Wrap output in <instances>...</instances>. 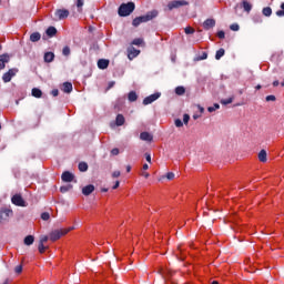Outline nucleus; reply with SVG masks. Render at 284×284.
Here are the masks:
<instances>
[{
  "label": "nucleus",
  "mask_w": 284,
  "mask_h": 284,
  "mask_svg": "<svg viewBox=\"0 0 284 284\" xmlns=\"http://www.w3.org/2000/svg\"><path fill=\"white\" fill-rule=\"evenodd\" d=\"M156 17H159V10L153 9L148 11L144 16H140L133 19L132 26L134 28H139L140 23H148V21H152V19H156Z\"/></svg>",
  "instance_id": "1"
},
{
  "label": "nucleus",
  "mask_w": 284,
  "mask_h": 284,
  "mask_svg": "<svg viewBox=\"0 0 284 284\" xmlns=\"http://www.w3.org/2000/svg\"><path fill=\"white\" fill-rule=\"evenodd\" d=\"M136 10V4L133 1L121 3L118 8L119 17H130Z\"/></svg>",
  "instance_id": "2"
},
{
  "label": "nucleus",
  "mask_w": 284,
  "mask_h": 284,
  "mask_svg": "<svg viewBox=\"0 0 284 284\" xmlns=\"http://www.w3.org/2000/svg\"><path fill=\"white\" fill-rule=\"evenodd\" d=\"M72 230H74V227L54 230L50 233L49 239H50V241H59V239H61V236H65V234H68V232L72 231Z\"/></svg>",
  "instance_id": "3"
},
{
  "label": "nucleus",
  "mask_w": 284,
  "mask_h": 284,
  "mask_svg": "<svg viewBox=\"0 0 284 284\" xmlns=\"http://www.w3.org/2000/svg\"><path fill=\"white\" fill-rule=\"evenodd\" d=\"M183 6H190V2L187 0H174L168 3V10H176Z\"/></svg>",
  "instance_id": "4"
},
{
  "label": "nucleus",
  "mask_w": 284,
  "mask_h": 284,
  "mask_svg": "<svg viewBox=\"0 0 284 284\" xmlns=\"http://www.w3.org/2000/svg\"><path fill=\"white\" fill-rule=\"evenodd\" d=\"M18 72H19V69H17V68L10 69L8 72H6L2 75L3 83H10L12 81V78L17 77Z\"/></svg>",
  "instance_id": "5"
},
{
  "label": "nucleus",
  "mask_w": 284,
  "mask_h": 284,
  "mask_svg": "<svg viewBox=\"0 0 284 284\" xmlns=\"http://www.w3.org/2000/svg\"><path fill=\"white\" fill-rule=\"evenodd\" d=\"M158 99H161V92H155L146 98L143 99V105H151V103H154V101H158Z\"/></svg>",
  "instance_id": "6"
},
{
  "label": "nucleus",
  "mask_w": 284,
  "mask_h": 284,
  "mask_svg": "<svg viewBox=\"0 0 284 284\" xmlns=\"http://www.w3.org/2000/svg\"><path fill=\"white\" fill-rule=\"evenodd\" d=\"M11 203L13 205H17L18 207H26V200H23V196L21 194H16L11 197Z\"/></svg>",
  "instance_id": "7"
},
{
  "label": "nucleus",
  "mask_w": 284,
  "mask_h": 284,
  "mask_svg": "<svg viewBox=\"0 0 284 284\" xmlns=\"http://www.w3.org/2000/svg\"><path fill=\"white\" fill-rule=\"evenodd\" d=\"M54 16L59 21H63V19H68V17H70V11L68 9H58L55 10Z\"/></svg>",
  "instance_id": "8"
},
{
  "label": "nucleus",
  "mask_w": 284,
  "mask_h": 284,
  "mask_svg": "<svg viewBox=\"0 0 284 284\" xmlns=\"http://www.w3.org/2000/svg\"><path fill=\"white\" fill-rule=\"evenodd\" d=\"M141 54V50L134 48V47H129L128 48V59L132 61V59H136L138 55Z\"/></svg>",
  "instance_id": "9"
},
{
  "label": "nucleus",
  "mask_w": 284,
  "mask_h": 284,
  "mask_svg": "<svg viewBox=\"0 0 284 284\" xmlns=\"http://www.w3.org/2000/svg\"><path fill=\"white\" fill-rule=\"evenodd\" d=\"M12 216V210L11 209H2L0 211V223L3 221H8Z\"/></svg>",
  "instance_id": "10"
},
{
  "label": "nucleus",
  "mask_w": 284,
  "mask_h": 284,
  "mask_svg": "<svg viewBox=\"0 0 284 284\" xmlns=\"http://www.w3.org/2000/svg\"><path fill=\"white\" fill-rule=\"evenodd\" d=\"M63 183H72L74 181V174L70 171H64L61 175Z\"/></svg>",
  "instance_id": "11"
},
{
  "label": "nucleus",
  "mask_w": 284,
  "mask_h": 284,
  "mask_svg": "<svg viewBox=\"0 0 284 284\" xmlns=\"http://www.w3.org/2000/svg\"><path fill=\"white\" fill-rule=\"evenodd\" d=\"M6 63H10V54H0V71L6 70Z\"/></svg>",
  "instance_id": "12"
},
{
  "label": "nucleus",
  "mask_w": 284,
  "mask_h": 284,
  "mask_svg": "<svg viewBox=\"0 0 284 284\" xmlns=\"http://www.w3.org/2000/svg\"><path fill=\"white\" fill-rule=\"evenodd\" d=\"M204 30H212L216 26V20L209 18L203 22Z\"/></svg>",
  "instance_id": "13"
},
{
  "label": "nucleus",
  "mask_w": 284,
  "mask_h": 284,
  "mask_svg": "<svg viewBox=\"0 0 284 284\" xmlns=\"http://www.w3.org/2000/svg\"><path fill=\"white\" fill-rule=\"evenodd\" d=\"M109 67H110V60L108 59L98 60L99 70H108Z\"/></svg>",
  "instance_id": "14"
},
{
  "label": "nucleus",
  "mask_w": 284,
  "mask_h": 284,
  "mask_svg": "<svg viewBox=\"0 0 284 284\" xmlns=\"http://www.w3.org/2000/svg\"><path fill=\"white\" fill-rule=\"evenodd\" d=\"M92 192H94V185L93 184H89L82 187V194L84 196H90V194H92Z\"/></svg>",
  "instance_id": "15"
},
{
  "label": "nucleus",
  "mask_w": 284,
  "mask_h": 284,
  "mask_svg": "<svg viewBox=\"0 0 284 284\" xmlns=\"http://www.w3.org/2000/svg\"><path fill=\"white\" fill-rule=\"evenodd\" d=\"M240 8H242L244 10V12H252V3H250V1L247 0H243L240 4Z\"/></svg>",
  "instance_id": "16"
},
{
  "label": "nucleus",
  "mask_w": 284,
  "mask_h": 284,
  "mask_svg": "<svg viewBox=\"0 0 284 284\" xmlns=\"http://www.w3.org/2000/svg\"><path fill=\"white\" fill-rule=\"evenodd\" d=\"M140 139H141V141L152 142L154 136L150 132L144 131V132L140 133Z\"/></svg>",
  "instance_id": "17"
},
{
  "label": "nucleus",
  "mask_w": 284,
  "mask_h": 284,
  "mask_svg": "<svg viewBox=\"0 0 284 284\" xmlns=\"http://www.w3.org/2000/svg\"><path fill=\"white\" fill-rule=\"evenodd\" d=\"M44 63H52V61H54V52L52 51H48L44 53Z\"/></svg>",
  "instance_id": "18"
},
{
  "label": "nucleus",
  "mask_w": 284,
  "mask_h": 284,
  "mask_svg": "<svg viewBox=\"0 0 284 284\" xmlns=\"http://www.w3.org/2000/svg\"><path fill=\"white\" fill-rule=\"evenodd\" d=\"M31 95L34 97V99H41L43 97V91L39 88H33L31 90Z\"/></svg>",
  "instance_id": "19"
},
{
  "label": "nucleus",
  "mask_w": 284,
  "mask_h": 284,
  "mask_svg": "<svg viewBox=\"0 0 284 284\" xmlns=\"http://www.w3.org/2000/svg\"><path fill=\"white\" fill-rule=\"evenodd\" d=\"M125 124V116H123V114H118L115 118V125L118 128H121V125Z\"/></svg>",
  "instance_id": "20"
},
{
  "label": "nucleus",
  "mask_w": 284,
  "mask_h": 284,
  "mask_svg": "<svg viewBox=\"0 0 284 284\" xmlns=\"http://www.w3.org/2000/svg\"><path fill=\"white\" fill-rule=\"evenodd\" d=\"M57 29L54 27H49L47 30H45V34L47 37H49V39H52V37H57Z\"/></svg>",
  "instance_id": "21"
},
{
  "label": "nucleus",
  "mask_w": 284,
  "mask_h": 284,
  "mask_svg": "<svg viewBox=\"0 0 284 284\" xmlns=\"http://www.w3.org/2000/svg\"><path fill=\"white\" fill-rule=\"evenodd\" d=\"M258 160L261 161V163H266L267 162V151H265V149L260 151Z\"/></svg>",
  "instance_id": "22"
},
{
  "label": "nucleus",
  "mask_w": 284,
  "mask_h": 284,
  "mask_svg": "<svg viewBox=\"0 0 284 284\" xmlns=\"http://www.w3.org/2000/svg\"><path fill=\"white\" fill-rule=\"evenodd\" d=\"M128 99L130 103H134L135 101H138L139 95L136 94V91H130L128 94Z\"/></svg>",
  "instance_id": "23"
},
{
  "label": "nucleus",
  "mask_w": 284,
  "mask_h": 284,
  "mask_svg": "<svg viewBox=\"0 0 284 284\" xmlns=\"http://www.w3.org/2000/svg\"><path fill=\"white\" fill-rule=\"evenodd\" d=\"M62 90L63 92H65V94H70V92H72V82H64L62 84Z\"/></svg>",
  "instance_id": "24"
},
{
  "label": "nucleus",
  "mask_w": 284,
  "mask_h": 284,
  "mask_svg": "<svg viewBox=\"0 0 284 284\" xmlns=\"http://www.w3.org/2000/svg\"><path fill=\"white\" fill-rule=\"evenodd\" d=\"M30 41L32 43H37L38 41H41V33H39V32L31 33Z\"/></svg>",
  "instance_id": "25"
},
{
  "label": "nucleus",
  "mask_w": 284,
  "mask_h": 284,
  "mask_svg": "<svg viewBox=\"0 0 284 284\" xmlns=\"http://www.w3.org/2000/svg\"><path fill=\"white\" fill-rule=\"evenodd\" d=\"M161 275L163 276V278H165L166 281H170V278H172V271L171 270H161Z\"/></svg>",
  "instance_id": "26"
},
{
  "label": "nucleus",
  "mask_w": 284,
  "mask_h": 284,
  "mask_svg": "<svg viewBox=\"0 0 284 284\" xmlns=\"http://www.w3.org/2000/svg\"><path fill=\"white\" fill-rule=\"evenodd\" d=\"M24 245H33L34 244V235H27L23 240Z\"/></svg>",
  "instance_id": "27"
},
{
  "label": "nucleus",
  "mask_w": 284,
  "mask_h": 284,
  "mask_svg": "<svg viewBox=\"0 0 284 284\" xmlns=\"http://www.w3.org/2000/svg\"><path fill=\"white\" fill-rule=\"evenodd\" d=\"M206 59H207V52L204 51V52H202L201 55H195L193 61L199 62V61H205Z\"/></svg>",
  "instance_id": "28"
},
{
  "label": "nucleus",
  "mask_w": 284,
  "mask_h": 284,
  "mask_svg": "<svg viewBox=\"0 0 284 284\" xmlns=\"http://www.w3.org/2000/svg\"><path fill=\"white\" fill-rule=\"evenodd\" d=\"M223 57H225V49L221 48L216 51L215 59H216V61H221V59H223Z\"/></svg>",
  "instance_id": "29"
},
{
  "label": "nucleus",
  "mask_w": 284,
  "mask_h": 284,
  "mask_svg": "<svg viewBox=\"0 0 284 284\" xmlns=\"http://www.w3.org/2000/svg\"><path fill=\"white\" fill-rule=\"evenodd\" d=\"M262 14L264 17H272V7H265L262 9Z\"/></svg>",
  "instance_id": "30"
},
{
  "label": "nucleus",
  "mask_w": 284,
  "mask_h": 284,
  "mask_svg": "<svg viewBox=\"0 0 284 284\" xmlns=\"http://www.w3.org/2000/svg\"><path fill=\"white\" fill-rule=\"evenodd\" d=\"M175 94L178 97H183V94H185V87H176L175 88Z\"/></svg>",
  "instance_id": "31"
},
{
  "label": "nucleus",
  "mask_w": 284,
  "mask_h": 284,
  "mask_svg": "<svg viewBox=\"0 0 284 284\" xmlns=\"http://www.w3.org/2000/svg\"><path fill=\"white\" fill-rule=\"evenodd\" d=\"M78 169L80 172H88V163L87 162H80L78 165Z\"/></svg>",
  "instance_id": "32"
},
{
  "label": "nucleus",
  "mask_w": 284,
  "mask_h": 284,
  "mask_svg": "<svg viewBox=\"0 0 284 284\" xmlns=\"http://www.w3.org/2000/svg\"><path fill=\"white\" fill-rule=\"evenodd\" d=\"M234 102V97H231V98H227V99H222L221 101H220V103L222 104V105H230V103H233Z\"/></svg>",
  "instance_id": "33"
},
{
  "label": "nucleus",
  "mask_w": 284,
  "mask_h": 284,
  "mask_svg": "<svg viewBox=\"0 0 284 284\" xmlns=\"http://www.w3.org/2000/svg\"><path fill=\"white\" fill-rule=\"evenodd\" d=\"M72 187H73L72 184L63 185V186L60 187V192L62 194H65V192H70V190H72Z\"/></svg>",
  "instance_id": "34"
},
{
  "label": "nucleus",
  "mask_w": 284,
  "mask_h": 284,
  "mask_svg": "<svg viewBox=\"0 0 284 284\" xmlns=\"http://www.w3.org/2000/svg\"><path fill=\"white\" fill-rule=\"evenodd\" d=\"M163 179H168V181H172L174 179V172H169L165 175H162L160 181H163Z\"/></svg>",
  "instance_id": "35"
},
{
  "label": "nucleus",
  "mask_w": 284,
  "mask_h": 284,
  "mask_svg": "<svg viewBox=\"0 0 284 284\" xmlns=\"http://www.w3.org/2000/svg\"><path fill=\"white\" fill-rule=\"evenodd\" d=\"M221 109V104L219 103H214L212 106H209L207 108V112H216V110H220Z\"/></svg>",
  "instance_id": "36"
},
{
  "label": "nucleus",
  "mask_w": 284,
  "mask_h": 284,
  "mask_svg": "<svg viewBox=\"0 0 284 284\" xmlns=\"http://www.w3.org/2000/svg\"><path fill=\"white\" fill-rule=\"evenodd\" d=\"M280 8L281 10H277L275 14L276 17H284V2L281 3Z\"/></svg>",
  "instance_id": "37"
},
{
  "label": "nucleus",
  "mask_w": 284,
  "mask_h": 284,
  "mask_svg": "<svg viewBox=\"0 0 284 284\" xmlns=\"http://www.w3.org/2000/svg\"><path fill=\"white\" fill-rule=\"evenodd\" d=\"M38 250H39L40 254H44L45 250H48V246H45L44 244L39 242Z\"/></svg>",
  "instance_id": "38"
},
{
  "label": "nucleus",
  "mask_w": 284,
  "mask_h": 284,
  "mask_svg": "<svg viewBox=\"0 0 284 284\" xmlns=\"http://www.w3.org/2000/svg\"><path fill=\"white\" fill-rule=\"evenodd\" d=\"M70 47L65 45L63 49H62V54L63 57H70Z\"/></svg>",
  "instance_id": "39"
},
{
  "label": "nucleus",
  "mask_w": 284,
  "mask_h": 284,
  "mask_svg": "<svg viewBox=\"0 0 284 284\" xmlns=\"http://www.w3.org/2000/svg\"><path fill=\"white\" fill-rule=\"evenodd\" d=\"M131 43H132V45H142L143 44V39L135 38Z\"/></svg>",
  "instance_id": "40"
},
{
  "label": "nucleus",
  "mask_w": 284,
  "mask_h": 284,
  "mask_svg": "<svg viewBox=\"0 0 284 284\" xmlns=\"http://www.w3.org/2000/svg\"><path fill=\"white\" fill-rule=\"evenodd\" d=\"M230 30H232L233 32H239V30H241V27L239 26V23H233L230 26Z\"/></svg>",
  "instance_id": "41"
},
{
  "label": "nucleus",
  "mask_w": 284,
  "mask_h": 284,
  "mask_svg": "<svg viewBox=\"0 0 284 284\" xmlns=\"http://www.w3.org/2000/svg\"><path fill=\"white\" fill-rule=\"evenodd\" d=\"M41 219L42 221H50V213L48 212L41 213Z\"/></svg>",
  "instance_id": "42"
},
{
  "label": "nucleus",
  "mask_w": 284,
  "mask_h": 284,
  "mask_svg": "<svg viewBox=\"0 0 284 284\" xmlns=\"http://www.w3.org/2000/svg\"><path fill=\"white\" fill-rule=\"evenodd\" d=\"M174 125H175V128H183V120H181V119H175Z\"/></svg>",
  "instance_id": "43"
},
{
  "label": "nucleus",
  "mask_w": 284,
  "mask_h": 284,
  "mask_svg": "<svg viewBox=\"0 0 284 284\" xmlns=\"http://www.w3.org/2000/svg\"><path fill=\"white\" fill-rule=\"evenodd\" d=\"M84 1L83 0H77V8L79 12H81V8H83Z\"/></svg>",
  "instance_id": "44"
},
{
  "label": "nucleus",
  "mask_w": 284,
  "mask_h": 284,
  "mask_svg": "<svg viewBox=\"0 0 284 284\" xmlns=\"http://www.w3.org/2000/svg\"><path fill=\"white\" fill-rule=\"evenodd\" d=\"M50 239V235L48 236V235H42L41 237H40V242L39 243H42V244H44V243H48V240Z\"/></svg>",
  "instance_id": "45"
},
{
  "label": "nucleus",
  "mask_w": 284,
  "mask_h": 284,
  "mask_svg": "<svg viewBox=\"0 0 284 284\" xmlns=\"http://www.w3.org/2000/svg\"><path fill=\"white\" fill-rule=\"evenodd\" d=\"M183 123H184V125H187V123H190V114L185 113L183 115Z\"/></svg>",
  "instance_id": "46"
},
{
  "label": "nucleus",
  "mask_w": 284,
  "mask_h": 284,
  "mask_svg": "<svg viewBox=\"0 0 284 284\" xmlns=\"http://www.w3.org/2000/svg\"><path fill=\"white\" fill-rule=\"evenodd\" d=\"M184 32H185V34H194V29H192V27H186L184 29Z\"/></svg>",
  "instance_id": "47"
},
{
  "label": "nucleus",
  "mask_w": 284,
  "mask_h": 284,
  "mask_svg": "<svg viewBox=\"0 0 284 284\" xmlns=\"http://www.w3.org/2000/svg\"><path fill=\"white\" fill-rule=\"evenodd\" d=\"M216 37H217V39H225V31H223V30L217 31Z\"/></svg>",
  "instance_id": "48"
},
{
  "label": "nucleus",
  "mask_w": 284,
  "mask_h": 284,
  "mask_svg": "<svg viewBox=\"0 0 284 284\" xmlns=\"http://www.w3.org/2000/svg\"><path fill=\"white\" fill-rule=\"evenodd\" d=\"M14 272H16L17 274H21V272H23V265H18V266H16V267H14Z\"/></svg>",
  "instance_id": "49"
},
{
  "label": "nucleus",
  "mask_w": 284,
  "mask_h": 284,
  "mask_svg": "<svg viewBox=\"0 0 284 284\" xmlns=\"http://www.w3.org/2000/svg\"><path fill=\"white\" fill-rule=\"evenodd\" d=\"M253 21H254V23H263V19L261 18V16H255L253 18Z\"/></svg>",
  "instance_id": "50"
},
{
  "label": "nucleus",
  "mask_w": 284,
  "mask_h": 284,
  "mask_svg": "<svg viewBox=\"0 0 284 284\" xmlns=\"http://www.w3.org/2000/svg\"><path fill=\"white\" fill-rule=\"evenodd\" d=\"M265 101H276V95H266Z\"/></svg>",
  "instance_id": "51"
},
{
  "label": "nucleus",
  "mask_w": 284,
  "mask_h": 284,
  "mask_svg": "<svg viewBox=\"0 0 284 284\" xmlns=\"http://www.w3.org/2000/svg\"><path fill=\"white\" fill-rule=\"evenodd\" d=\"M145 161H148V163H152V155L150 153H145Z\"/></svg>",
  "instance_id": "52"
},
{
  "label": "nucleus",
  "mask_w": 284,
  "mask_h": 284,
  "mask_svg": "<svg viewBox=\"0 0 284 284\" xmlns=\"http://www.w3.org/2000/svg\"><path fill=\"white\" fill-rule=\"evenodd\" d=\"M111 154H112L113 156H119V149H116V148L112 149V150H111Z\"/></svg>",
  "instance_id": "53"
},
{
  "label": "nucleus",
  "mask_w": 284,
  "mask_h": 284,
  "mask_svg": "<svg viewBox=\"0 0 284 284\" xmlns=\"http://www.w3.org/2000/svg\"><path fill=\"white\" fill-rule=\"evenodd\" d=\"M112 176H113V179H119V176H121V171H114L112 173Z\"/></svg>",
  "instance_id": "54"
},
{
  "label": "nucleus",
  "mask_w": 284,
  "mask_h": 284,
  "mask_svg": "<svg viewBox=\"0 0 284 284\" xmlns=\"http://www.w3.org/2000/svg\"><path fill=\"white\" fill-rule=\"evenodd\" d=\"M121 185L120 181H115L114 185L112 186V190H118V187Z\"/></svg>",
  "instance_id": "55"
},
{
  "label": "nucleus",
  "mask_w": 284,
  "mask_h": 284,
  "mask_svg": "<svg viewBox=\"0 0 284 284\" xmlns=\"http://www.w3.org/2000/svg\"><path fill=\"white\" fill-rule=\"evenodd\" d=\"M51 94H52V97H57L59 94V90L58 89H53L51 91Z\"/></svg>",
  "instance_id": "56"
},
{
  "label": "nucleus",
  "mask_w": 284,
  "mask_h": 284,
  "mask_svg": "<svg viewBox=\"0 0 284 284\" xmlns=\"http://www.w3.org/2000/svg\"><path fill=\"white\" fill-rule=\"evenodd\" d=\"M114 85H115L114 81L109 82L108 90H111V88H114Z\"/></svg>",
  "instance_id": "57"
},
{
  "label": "nucleus",
  "mask_w": 284,
  "mask_h": 284,
  "mask_svg": "<svg viewBox=\"0 0 284 284\" xmlns=\"http://www.w3.org/2000/svg\"><path fill=\"white\" fill-rule=\"evenodd\" d=\"M278 85H281V82H278V80H275V81L273 82V87H274V88H278Z\"/></svg>",
  "instance_id": "58"
},
{
  "label": "nucleus",
  "mask_w": 284,
  "mask_h": 284,
  "mask_svg": "<svg viewBox=\"0 0 284 284\" xmlns=\"http://www.w3.org/2000/svg\"><path fill=\"white\" fill-rule=\"evenodd\" d=\"M142 170H150V165H148V163L143 164Z\"/></svg>",
  "instance_id": "59"
},
{
  "label": "nucleus",
  "mask_w": 284,
  "mask_h": 284,
  "mask_svg": "<svg viewBox=\"0 0 284 284\" xmlns=\"http://www.w3.org/2000/svg\"><path fill=\"white\" fill-rule=\"evenodd\" d=\"M197 108H199V110H200L201 114H203V112H205V109H204L203 106L197 105Z\"/></svg>",
  "instance_id": "60"
},
{
  "label": "nucleus",
  "mask_w": 284,
  "mask_h": 284,
  "mask_svg": "<svg viewBox=\"0 0 284 284\" xmlns=\"http://www.w3.org/2000/svg\"><path fill=\"white\" fill-rule=\"evenodd\" d=\"M142 176H144V179H150V173H148V172L142 173Z\"/></svg>",
  "instance_id": "61"
},
{
  "label": "nucleus",
  "mask_w": 284,
  "mask_h": 284,
  "mask_svg": "<svg viewBox=\"0 0 284 284\" xmlns=\"http://www.w3.org/2000/svg\"><path fill=\"white\" fill-rule=\"evenodd\" d=\"M201 115H199V114H194L193 115V119H194V121H196V119H199Z\"/></svg>",
  "instance_id": "62"
},
{
  "label": "nucleus",
  "mask_w": 284,
  "mask_h": 284,
  "mask_svg": "<svg viewBox=\"0 0 284 284\" xmlns=\"http://www.w3.org/2000/svg\"><path fill=\"white\" fill-rule=\"evenodd\" d=\"M261 88H263L261 84H257L256 87H255V90H261Z\"/></svg>",
  "instance_id": "63"
},
{
  "label": "nucleus",
  "mask_w": 284,
  "mask_h": 284,
  "mask_svg": "<svg viewBox=\"0 0 284 284\" xmlns=\"http://www.w3.org/2000/svg\"><path fill=\"white\" fill-rule=\"evenodd\" d=\"M132 171V166H126V172H131Z\"/></svg>",
  "instance_id": "64"
}]
</instances>
